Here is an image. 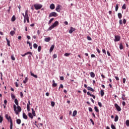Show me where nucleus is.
<instances>
[{
    "mask_svg": "<svg viewBox=\"0 0 129 129\" xmlns=\"http://www.w3.org/2000/svg\"><path fill=\"white\" fill-rule=\"evenodd\" d=\"M13 107L16 114H19V113L22 111V108L20 106L17 107L16 105H14Z\"/></svg>",
    "mask_w": 129,
    "mask_h": 129,
    "instance_id": "obj_1",
    "label": "nucleus"
},
{
    "mask_svg": "<svg viewBox=\"0 0 129 129\" xmlns=\"http://www.w3.org/2000/svg\"><path fill=\"white\" fill-rule=\"evenodd\" d=\"M58 25H59V22L57 21H55L51 26L48 28L47 31H51V30H52V29H54V28H56Z\"/></svg>",
    "mask_w": 129,
    "mask_h": 129,
    "instance_id": "obj_2",
    "label": "nucleus"
},
{
    "mask_svg": "<svg viewBox=\"0 0 129 129\" xmlns=\"http://www.w3.org/2000/svg\"><path fill=\"white\" fill-rule=\"evenodd\" d=\"M6 118L8 120V121H10V125H13V120H12V118L11 116H9V114H6L5 115Z\"/></svg>",
    "mask_w": 129,
    "mask_h": 129,
    "instance_id": "obj_3",
    "label": "nucleus"
},
{
    "mask_svg": "<svg viewBox=\"0 0 129 129\" xmlns=\"http://www.w3.org/2000/svg\"><path fill=\"white\" fill-rule=\"evenodd\" d=\"M34 7L35 10H40V9H42V7H43V6L41 4H35Z\"/></svg>",
    "mask_w": 129,
    "mask_h": 129,
    "instance_id": "obj_4",
    "label": "nucleus"
},
{
    "mask_svg": "<svg viewBox=\"0 0 129 129\" xmlns=\"http://www.w3.org/2000/svg\"><path fill=\"white\" fill-rule=\"evenodd\" d=\"M25 12H26L25 19H26L27 23H30V20L29 19V15L28 14V10H26L25 11Z\"/></svg>",
    "mask_w": 129,
    "mask_h": 129,
    "instance_id": "obj_5",
    "label": "nucleus"
},
{
    "mask_svg": "<svg viewBox=\"0 0 129 129\" xmlns=\"http://www.w3.org/2000/svg\"><path fill=\"white\" fill-rule=\"evenodd\" d=\"M114 42H118L120 41V36L118 35L115 36V39H114Z\"/></svg>",
    "mask_w": 129,
    "mask_h": 129,
    "instance_id": "obj_6",
    "label": "nucleus"
},
{
    "mask_svg": "<svg viewBox=\"0 0 129 129\" xmlns=\"http://www.w3.org/2000/svg\"><path fill=\"white\" fill-rule=\"evenodd\" d=\"M55 11L58 13H60V12H61V5H57L55 9Z\"/></svg>",
    "mask_w": 129,
    "mask_h": 129,
    "instance_id": "obj_7",
    "label": "nucleus"
},
{
    "mask_svg": "<svg viewBox=\"0 0 129 129\" xmlns=\"http://www.w3.org/2000/svg\"><path fill=\"white\" fill-rule=\"evenodd\" d=\"M49 18L51 17H57V13L56 12H52L49 15Z\"/></svg>",
    "mask_w": 129,
    "mask_h": 129,
    "instance_id": "obj_8",
    "label": "nucleus"
},
{
    "mask_svg": "<svg viewBox=\"0 0 129 129\" xmlns=\"http://www.w3.org/2000/svg\"><path fill=\"white\" fill-rule=\"evenodd\" d=\"M114 106L118 111H120L121 110V108L120 106H118L117 104H115Z\"/></svg>",
    "mask_w": 129,
    "mask_h": 129,
    "instance_id": "obj_9",
    "label": "nucleus"
},
{
    "mask_svg": "<svg viewBox=\"0 0 129 129\" xmlns=\"http://www.w3.org/2000/svg\"><path fill=\"white\" fill-rule=\"evenodd\" d=\"M74 31H75V28H73V27H71L70 30H69L70 34H72Z\"/></svg>",
    "mask_w": 129,
    "mask_h": 129,
    "instance_id": "obj_10",
    "label": "nucleus"
},
{
    "mask_svg": "<svg viewBox=\"0 0 129 129\" xmlns=\"http://www.w3.org/2000/svg\"><path fill=\"white\" fill-rule=\"evenodd\" d=\"M87 95H90V96H91L92 97H93V98H94V99H95V96L94 95H92L90 93V92H87Z\"/></svg>",
    "mask_w": 129,
    "mask_h": 129,
    "instance_id": "obj_11",
    "label": "nucleus"
},
{
    "mask_svg": "<svg viewBox=\"0 0 129 129\" xmlns=\"http://www.w3.org/2000/svg\"><path fill=\"white\" fill-rule=\"evenodd\" d=\"M54 48H55V45H51V46L50 47V48L49 49L50 53H51V52L53 51V50H54Z\"/></svg>",
    "mask_w": 129,
    "mask_h": 129,
    "instance_id": "obj_12",
    "label": "nucleus"
},
{
    "mask_svg": "<svg viewBox=\"0 0 129 129\" xmlns=\"http://www.w3.org/2000/svg\"><path fill=\"white\" fill-rule=\"evenodd\" d=\"M52 87H56V86H57V83H55V81L54 80H52Z\"/></svg>",
    "mask_w": 129,
    "mask_h": 129,
    "instance_id": "obj_13",
    "label": "nucleus"
},
{
    "mask_svg": "<svg viewBox=\"0 0 129 129\" xmlns=\"http://www.w3.org/2000/svg\"><path fill=\"white\" fill-rule=\"evenodd\" d=\"M121 98L122 100H126V97H125V94H122Z\"/></svg>",
    "mask_w": 129,
    "mask_h": 129,
    "instance_id": "obj_14",
    "label": "nucleus"
},
{
    "mask_svg": "<svg viewBox=\"0 0 129 129\" xmlns=\"http://www.w3.org/2000/svg\"><path fill=\"white\" fill-rule=\"evenodd\" d=\"M50 9L51 10H54V9H55V5H54V4H51L50 6Z\"/></svg>",
    "mask_w": 129,
    "mask_h": 129,
    "instance_id": "obj_15",
    "label": "nucleus"
},
{
    "mask_svg": "<svg viewBox=\"0 0 129 129\" xmlns=\"http://www.w3.org/2000/svg\"><path fill=\"white\" fill-rule=\"evenodd\" d=\"M30 74L31 76H33V77H34V78H38V76H37V75L34 74L32 73V72H30Z\"/></svg>",
    "mask_w": 129,
    "mask_h": 129,
    "instance_id": "obj_16",
    "label": "nucleus"
},
{
    "mask_svg": "<svg viewBox=\"0 0 129 129\" xmlns=\"http://www.w3.org/2000/svg\"><path fill=\"white\" fill-rule=\"evenodd\" d=\"M23 117L24 119H28V116L25 113H23Z\"/></svg>",
    "mask_w": 129,
    "mask_h": 129,
    "instance_id": "obj_17",
    "label": "nucleus"
},
{
    "mask_svg": "<svg viewBox=\"0 0 129 129\" xmlns=\"http://www.w3.org/2000/svg\"><path fill=\"white\" fill-rule=\"evenodd\" d=\"M22 15H23V16L24 17V24H26V21L27 20V19H25V17H26V12H25V14H24V13H22Z\"/></svg>",
    "mask_w": 129,
    "mask_h": 129,
    "instance_id": "obj_18",
    "label": "nucleus"
},
{
    "mask_svg": "<svg viewBox=\"0 0 129 129\" xmlns=\"http://www.w3.org/2000/svg\"><path fill=\"white\" fill-rule=\"evenodd\" d=\"M90 76L92 78H94V77H95V74L93 72H91L90 73Z\"/></svg>",
    "mask_w": 129,
    "mask_h": 129,
    "instance_id": "obj_19",
    "label": "nucleus"
},
{
    "mask_svg": "<svg viewBox=\"0 0 129 129\" xmlns=\"http://www.w3.org/2000/svg\"><path fill=\"white\" fill-rule=\"evenodd\" d=\"M51 40L50 37L46 38L44 39L45 42H50V40Z\"/></svg>",
    "mask_w": 129,
    "mask_h": 129,
    "instance_id": "obj_20",
    "label": "nucleus"
},
{
    "mask_svg": "<svg viewBox=\"0 0 129 129\" xmlns=\"http://www.w3.org/2000/svg\"><path fill=\"white\" fill-rule=\"evenodd\" d=\"M28 116H29L30 118H31L32 119H33V114H32V113H31V112L28 113Z\"/></svg>",
    "mask_w": 129,
    "mask_h": 129,
    "instance_id": "obj_21",
    "label": "nucleus"
},
{
    "mask_svg": "<svg viewBox=\"0 0 129 129\" xmlns=\"http://www.w3.org/2000/svg\"><path fill=\"white\" fill-rule=\"evenodd\" d=\"M6 40H7V42L8 46H9V47H10L11 46V44H10L11 42L7 38H6Z\"/></svg>",
    "mask_w": 129,
    "mask_h": 129,
    "instance_id": "obj_22",
    "label": "nucleus"
},
{
    "mask_svg": "<svg viewBox=\"0 0 129 129\" xmlns=\"http://www.w3.org/2000/svg\"><path fill=\"white\" fill-rule=\"evenodd\" d=\"M88 90H90V91H92V92H94V89H93L92 88L90 87H88Z\"/></svg>",
    "mask_w": 129,
    "mask_h": 129,
    "instance_id": "obj_23",
    "label": "nucleus"
},
{
    "mask_svg": "<svg viewBox=\"0 0 129 129\" xmlns=\"http://www.w3.org/2000/svg\"><path fill=\"white\" fill-rule=\"evenodd\" d=\"M77 114V110H75L73 111V116H76V115Z\"/></svg>",
    "mask_w": 129,
    "mask_h": 129,
    "instance_id": "obj_24",
    "label": "nucleus"
},
{
    "mask_svg": "<svg viewBox=\"0 0 129 129\" xmlns=\"http://www.w3.org/2000/svg\"><path fill=\"white\" fill-rule=\"evenodd\" d=\"M118 120V116L117 115H116L114 118V121L116 122Z\"/></svg>",
    "mask_w": 129,
    "mask_h": 129,
    "instance_id": "obj_25",
    "label": "nucleus"
},
{
    "mask_svg": "<svg viewBox=\"0 0 129 129\" xmlns=\"http://www.w3.org/2000/svg\"><path fill=\"white\" fill-rule=\"evenodd\" d=\"M21 119H17L16 120V122L18 124H21Z\"/></svg>",
    "mask_w": 129,
    "mask_h": 129,
    "instance_id": "obj_26",
    "label": "nucleus"
},
{
    "mask_svg": "<svg viewBox=\"0 0 129 129\" xmlns=\"http://www.w3.org/2000/svg\"><path fill=\"white\" fill-rule=\"evenodd\" d=\"M27 82H28V77H26L25 80L23 81V83H24V84H26Z\"/></svg>",
    "mask_w": 129,
    "mask_h": 129,
    "instance_id": "obj_27",
    "label": "nucleus"
},
{
    "mask_svg": "<svg viewBox=\"0 0 129 129\" xmlns=\"http://www.w3.org/2000/svg\"><path fill=\"white\" fill-rule=\"evenodd\" d=\"M100 94H101V96H103V95H104V92L103 91V90H101L100 91Z\"/></svg>",
    "mask_w": 129,
    "mask_h": 129,
    "instance_id": "obj_28",
    "label": "nucleus"
},
{
    "mask_svg": "<svg viewBox=\"0 0 129 129\" xmlns=\"http://www.w3.org/2000/svg\"><path fill=\"white\" fill-rule=\"evenodd\" d=\"M118 18L119 19H121V18H122V15H121V13H118Z\"/></svg>",
    "mask_w": 129,
    "mask_h": 129,
    "instance_id": "obj_29",
    "label": "nucleus"
},
{
    "mask_svg": "<svg viewBox=\"0 0 129 129\" xmlns=\"http://www.w3.org/2000/svg\"><path fill=\"white\" fill-rule=\"evenodd\" d=\"M70 55H71V53H66L64 54V56H65L66 57H68V56H70Z\"/></svg>",
    "mask_w": 129,
    "mask_h": 129,
    "instance_id": "obj_30",
    "label": "nucleus"
},
{
    "mask_svg": "<svg viewBox=\"0 0 129 129\" xmlns=\"http://www.w3.org/2000/svg\"><path fill=\"white\" fill-rule=\"evenodd\" d=\"M119 49L120 50H122L123 49V46L122 45V44L120 43L119 45Z\"/></svg>",
    "mask_w": 129,
    "mask_h": 129,
    "instance_id": "obj_31",
    "label": "nucleus"
},
{
    "mask_svg": "<svg viewBox=\"0 0 129 129\" xmlns=\"http://www.w3.org/2000/svg\"><path fill=\"white\" fill-rule=\"evenodd\" d=\"M94 109L96 112H99V110L98 109V108H97L96 106L94 107Z\"/></svg>",
    "mask_w": 129,
    "mask_h": 129,
    "instance_id": "obj_32",
    "label": "nucleus"
},
{
    "mask_svg": "<svg viewBox=\"0 0 129 129\" xmlns=\"http://www.w3.org/2000/svg\"><path fill=\"white\" fill-rule=\"evenodd\" d=\"M15 103L16 104V105L19 106V102H18V99H15Z\"/></svg>",
    "mask_w": 129,
    "mask_h": 129,
    "instance_id": "obj_33",
    "label": "nucleus"
},
{
    "mask_svg": "<svg viewBox=\"0 0 129 129\" xmlns=\"http://www.w3.org/2000/svg\"><path fill=\"white\" fill-rule=\"evenodd\" d=\"M16 21V17L15 16H13L12 18V22H15Z\"/></svg>",
    "mask_w": 129,
    "mask_h": 129,
    "instance_id": "obj_34",
    "label": "nucleus"
},
{
    "mask_svg": "<svg viewBox=\"0 0 129 129\" xmlns=\"http://www.w3.org/2000/svg\"><path fill=\"white\" fill-rule=\"evenodd\" d=\"M4 119V118L3 117V116H2V115L0 116V123H2V122H3V120Z\"/></svg>",
    "mask_w": 129,
    "mask_h": 129,
    "instance_id": "obj_35",
    "label": "nucleus"
},
{
    "mask_svg": "<svg viewBox=\"0 0 129 129\" xmlns=\"http://www.w3.org/2000/svg\"><path fill=\"white\" fill-rule=\"evenodd\" d=\"M10 35L11 36H14V35H15V31H11Z\"/></svg>",
    "mask_w": 129,
    "mask_h": 129,
    "instance_id": "obj_36",
    "label": "nucleus"
},
{
    "mask_svg": "<svg viewBox=\"0 0 129 129\" xmlns=\"http://www.w3.org/2000/svg\"><path fill=\"white\" fill-rule=\"evenodd\" d=\"M53 21H54V18H51L48 22V25H50V24H51Z\"/></svg>",
    "mask_w": 129,
    "mask_h": 129,
    "instance_id": "obj_37",
    "label": "nucleus"
},
{
    "mask_svg": "<svg viewBox=\"0 0 129 129\" xmlns=\"http://www.w3.org/2000/svg\"><path fill=\"white\" fill-rule=\"evenodd\" d=\"M126 125L127 126H129V120H127L125 121Z\"/></svg>",
    "mask_w": 129,
    "mask_h": 129,
    "instance_id": "obj_38",
    "label": "nucleus"
},
{
    "mask_svg": "<svg viewBox=\"0 0 129 129\" xmlns=\"http://www.w3.org/2000/svg\"><path fill=\"white\" fill-rule=\"evenodd\" d=\"M11 97L12 99H15V98H16V96L15 95H14V94H11Z\"/></svg>",
    "mask_w": 129,
    "mask_h": 129,
    "instance_id": "obj_39",
    "label": "nucleus"
},
{
    "mask_svg": "<svg viewBox=\"0 0 129 129\" xmlns=\"http://www.w3.org/2000/svg\"><path fill=\"white\" fill-rule=\"evenodd\" d=\"M11 59L12 60H13V61H15V60H16V58H15V56H14V55H12L11 56Z\"/></svg>",
    "mask_w": 129,
    "mask_h": 129,
    "instance_id": "obj_40",
    "label": "nucleus"
},
{
    "mask_svg": "<svg viewBox=\"0 0 129 129\" xmlns=\"http://www.w3.org/2000/svg\"><path fill=\"white\" fill-rule=\"evenodd\" d=\"M51 106H52V107H54V106H55V102H54L53 101H52L51 102Z\"/></svg>",
    "mask_w": 129,
    "mask_h": 129,
    "instance_id": "obj_41",
    "label": "nucleus"
},
{
    "mask_svg": "<svg viewBox=\"0 0 129 129\" xmlns=\"http://www.w3.org/2000/svg\"><path fill=\"white\" fill-rule=\"evenodd\" d=\"M27 109L28 111H30V105H29L28 104L27 105Z\"/></svg>",
    "mask_w": 129,
    "mask_h": 129,
    "instance_id": "obj_42",
    "label": "nucleus"
},
{
    "mask_svg": "<svg viewBox=\"0 0 129 129\" xmlns=\"http://www.w3.org/2000/svg\"><path fill=\"white\" fill-rule=\"evenodd\" d=\"M32 52H26V53H25V55H32Z\"/></svg>",
    "mask_w": 129,
    "mask_h": 129,
    "instance_id": "obj_43",
    "label": "nucleus"
},
{
    "mask_svg": "<svg viewBox=\"0 0 129 129\" xmlns=\"http://www.w3.org/2000/svg\"><path fill=\"white\" fill-rule=\"evenodd\" d=\"M98 104L100 107H101L102 106V104H101V102H98Z\"/></svg>",
    "mask_w": 129,
    "mask_h": 129,
    "instance_id": "obj_44",
    "label": "nucleus"
},
{
    "mask_svg": "<svg viewBox=\"0 0 129 129\" xmlns=\"http://www.w3.org/2000/svg\"><path fill=\"white\" fill-rule=\"evenodd\" d=\"M117 10H118V5L117 4L115 7V11L117 12Z\"/></svg>",
    "mask_w": 129,
    "mask_h": 129,
    "instance_id": "obj_45",
    "label": "nucleus"
},
{
    "mask_svg": "<svg viewBox=\"0 0 129 129\" xmlns=\"http://www.w3.org/2000/svg\"><path fill=\"white\" fill-rule=\"evenodd\" d=\"M122 23H123V24H124V25H125V24H126V20H125V19H124L123 20Z\"/></svg>",
    "mask_w": 129,
    "mask_h": 129,
    "instance_id": "obj_46",
    "label": "nucleus"
},
{
    "mask_svg": "<svg viewBox=\"0 0 129 129\" xmlns=\"http://www.w3.org/2000/svg\"><path fill=\"white\" fill-rule=\"evenodd\" d=\"M111 127L112 129H116L115 126L113 124L111 125Z\"/></svg>",
    "mask_w": 129,
    "mask_h": 129,
    "instance_id": "obj_47",
    "label": "nucleus"
},
{
    "mask_svg": "<svg viewBox=\"0 0 129 129\" xmlns=\"http://www.w3.org/2000/svg\"><path fill=\"white\" fill-rule=\"evenodd\" d=\"M33 47H34V48H37L38 47V45L36 43H34L33 44Z\"/></svg>",
    "mask_w": 129,
    "mask_h": 129,
    "instance_id": "obj_48",
    "label": "nucleus"
},
{
    "mask_svg": "<svg viewBox=\"0 0 129 129\" xmlns=\"http://www.w3.org/2000/svg\"><path fill=\"white\" fill-rule=\"evenodd\" d=\"M122 9H123V10H125V9H126V7H125V4H124V5L122 6Z\"/></svg>",
    "mask_w": 129,
    "mask_h": 129,
    "instance_id": "obj_49",
    "label": "nucleus"
},
{
    "mask_svg": "<svg viewBox=\"0 0 129 129\" xmlns=\"http://www.w3.org/2000/svg\"><path fill=\"white\" fill-rule=\"evenodd\" d=\"M20 96L21 97V98H23V97H24V94H23V92H20Z\"/></svg>",
    "mask_w": 129,
    "mask_h": 129,
    "instance_id": "obj_50",
    "label": "nucleus"
},
{
    "mask_svg": "<svg viewBox=\"0 0 129 129\" xmlns=\"http://www.w3.org/2000/svg\"><path fill=\"white\" fill-rule=\"evenodd\" d=\"M64 88V86H63V84H60L58 89H60V88Z\"/></svg>",
    "mask_w": 129,
    "mask_h": 129,
    "instance_id": "obj_51",
    "label": "nucleus"
},
{
    "mask_svg": "<svg viewBox=\"0 0 129 129\" xmlns=\"http://www.w3.org/2000/svg\"><path fill=\"white\" fill-rule=\"evenodd\" d=\"M38 51L41 52V46H39L38 47Z\"/></svg>",
    "mask_w": 129,
    "mask_h": 129,
    "instance_id": "obj_52",
    "label": "nucleus"
},
{
    "mask_svg": "<svg viewBox=\"0 0 129 129\" xmlns=\"http://www.w3.org/2000/svg\"><path fill=\"white\" fill-rule=\"evenodd\" d=\"M119 25H122V20L120 19L119 21Z\"/></svg>",
    "mask_w": 129,
    "mask_h": 129,
    "instance_id": "obj_53",
    "label": "nucleus"
},
{
    "mask_svg": "<svg viewBox=\"0 0 129 129\" xmlns=\"http://www.w3.org/2000/svg\"><path fill=\"white\" fill-rule=\"evenodd\" d=\"M89 111H90L91 112H92L93 111L92 108L89 107Z\"/></svg>",
    "mask_w": 129,
    "mask_h": 129,
    "instance_id": "obj_54",
    "label": "nucleus"
},
{
    "mask_svg": "<svg viewBox=\"0 0 129 129\" xmlns=\"http://www.w3.org/2000/svg\"><path fill=\"white\" fill-rule=\"evenodd\" d=\"M107 54L108 56H109V57H110L111 55H110V53L109 52V51H107Z\"/></svg>",
    "mask_w": 129,
    "mask_h": 129,
    "instance_id": "obj_55",
    "label": "nucleus"
},
{
    "mask_svg": "<svg viewBox=\"0 0 129 129\" xmlns=\"http://www.w3.org/2000/svg\"><path fill=\"white\" fill-rule=\"evenodd\" d=\"M32 115H33V116H36L35 111L32 112Z\"/></svg>",
    "mask_w": 129,
    "mask_h": 129,
    "instance_id": "obj_56",
    "label": "nucleus"
},
{
    "mask_svg": "<svg viewBox=\"0 0 129 129\" xmlns=\"http://www.w3.org/2000/svg\"><path fill=\"white\" fill-rule=\"evenodd\" d=\"M87 39L89 40V41H91L92 40L91 37H90V36L87 37Z\"/></svg>",
    "mask_w": 129,
    "mask_h": 129,
    "instance_id": "obj_57",
    "label": "nucleus"
},
{
    "mask_svg": "<svg viewBox=\"0 0 129 129\" xmlns=\"http://www.w3.org/2000/svg\"><path fill=\"white\" fill-rule=\"evenodd\" d=\"M90 120L92 122V124L94 125V122L93 121V120H92V119H90Z\"/></svg>",
    "mask_w": 129,
    "mask_h": 129,
    "instance_id": "obj_58",
    "label": "nucleus"
},
{
    "mask_svg": "<svg viewBox=\"0 0 129 129\" xmlns=\"http://www.w3.org/2000/svg\"><path fill=\"white\" fill-rule=\"evenodd\" d=\"M102 52L104 54H106V51H105V49H102Z\"/></svg>",
    "mask_w": 129,
    "mask_h": 129,
    "instance_id": "obj_59",
    "label": "nucleus"
},
{
    "mask_svg": "<svg viewBox=\"0 0 129 129\" xmlns=\"http://www.w3.org/2000/svg\"><path fill=\"white\" fill-rule=\"evenodd\" d=\"M126 79L125 78H123V83L124 84L125 83Z\"/></svg>",
    "mask_w": 129,
    "mask_h": 129,
    "instance_id": "obj_60",
    "label": "nucleus"
},
{
    "mask_svg": "<svg viewBox=\"0 0 129 129\" xmlns=\"http://www.w3.org/2000/svg\"><path fill=\"white\" fill-rule=\"evenodd\" d=\"M53 57L54 58H57V54H53Z\"/></svg>",
    "mask_w": 129,
    "mask_h": 129,
    "instance_id": "obj_61",
    "label": "nucleus"
},
{
    "mask_svg": "<svg viewBox=\"0 0 129 129\" xmlns=\"http://www.w3.org/2000/svg\"><path fill=\"white\" fill-rule=\"evenodd\" d=\"M122 104L123 106H124L125 105V102L123 101V102H122Z\"/></svg>",
    "mask_w": 129,
    "mask_h": 129,
    "instance_id": "obj_62",
    "label": "nucleus"
},
{
    "mask_svg": "<svg viewBox=\"0 0 129 129\" xmlns=\"http://www.w3.org/2000/svg\"><path fill=\"white\" fill-rule=\"evenodd\" d=\"M91 58H94V57H95V55H94V54H91Z\"/></svg>",
    "mask_w": 129,
    "mask_h": 129,
    "instance_id": "obj_63",
    "label": "nucleus"
},
{
    "mask_svg": "<svg viewBox=\"0 0 129 129\" xmlns=\"http://www.w3.org/2000/svg\"><path fill=\"white\" fill-rule=\"evenodd\" d=\"M96 50H97V51L98 52V53H100V50H99V49L97 48V49H96Z\"/></svg>",
    "mask_w": 129,
    "mask_h": 129,
    "instance_id": "obj_64",
    "label": "nucleus"
}]
</instances>
